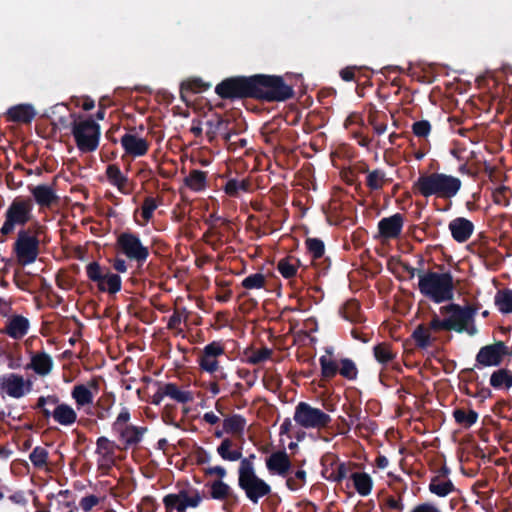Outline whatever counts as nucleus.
I'll return each mask as SVG.
<instances>
[{
    "mask_svg": "<svg viewBox=\"0 0 512 512\" xmlns=\"http://www.w3.org/2000/svg\"><path fill=\"white\" fill-rule=\"evenodd\" d=\"M319 361L323 377L332 378L337 374L339 370V364L334 359L331 350H326V353L320 357Z\"/></svg>",
    "mask_w": 512,
    "mask_h": 512,
    "instance_id": "obj_24",
    "label": "nucleus"
},
{
    "mask_svg": "<svg viewBox=\"0 0 512 512\" xmlns=\"http://www.w3.org/2000/svg\"><path fill=\"white\" fill-rule=\"evenodd\" d=\"M76 106L81 107L83 110H91L94 107V101L89 97L75 98L72 100Z\"/></svg>",
    "mask_w": 512,
    "mask_h": 512,
    "instance_id": "obj_53",
    "label": "nucleus"
},
{
    "mask_svg": "<svg viewBox=\"0 0 512 512\" xmlns=\"http://www.w3.org/2000/svg\"><path fill=\"white\" fill-rule=\"evenodd\" d=\"M386 181L385 175L380 171L370 172L367 176V183L372 189H380Z\"/></svg>",
    "mask_w": 512,
    "mask_h": 512,
    "instance_id": "obj_42",
    "label": "nucleus"
},
{
    "mask_svg": "<svg viewBox=\"0 0 512 512\" xmlns=\"http://www.w3.org/2000/svg\"><path fill=\"white\" fill-rule=\"evenodd\" d=\"M119 244L123 252L131 259L145 260L148 256V250L142 245L140 240L131 234H123L119 237Z\"/></svg>",
    "mask_w": 512,
    "mask_h": 512,
    "instance_id": "obj_14",
    "label": "nucleus"
},
{
    "mask_svg": "<svg viewBox=\"0 0 512 512\" xmlns=\"http://www.w3.org/2000/svg\"><path fill=\"white\" fill-rule=\"evenodd\" d=\"M36 115V110L31 104H18L8 109L6 116L9 121L28 123Z\"/></svg>",
    "mask_w": 512,
    "mask_h": 512,
    "instance_id": "obj_21",
    "label": "nucleus"
},
{
    "mask_svg": "<svg viewBox=\"0 0 512 512\" xmlns=\"http://www.w3.org/2000/svg\"><path fill=\"white\" fill-rule=\"evenodd\" d=\"M121 143L126 153L135 157L144 155L148 149V143L145 139L132 134L124 135Z\"/></svg>",
    "mask_w": 512,
    "mask_h": 512,
    "instance_id": "obj_20",
    "label": "nucleus"
},
{
    "mask_svg": "<svg viewBox=\"0 0 512 512\" xmlns=\"http://www.w3.org/2000/svg\"><path fill=\"white\" fill-rule=\"evenodd\" d=\"M246 426L245 420L240 416H233L225 420L224 429L226 432L241 435Z\"/></svg>",
    "mask_w": 512,
    "mask_h": 512,
    "instance_id": "obj_32",
    "label": "nucleus"
},
{
    "mask_svg": "<svg viewBox=\"0 0 512 512\" xmlns=\"http://www.w3.org/2000/svg\"><path fill=\"white\" fill-rule=\"evenodd\" d=\"M298 261L293 258L282 259L278 263V270L285 278H290L296 274Z\"/></svg>",
    "mask_w": 512,
    "mask_h": 512,
    "instance_id": "obj_35",
    "label": "nucleus"
},
{
    "mask_svg": "<svg viewBox=\"0 0 512 512\" xmlns=\"http://www.w3.org/2000/svg\"><path fill=\"white\" fill-rule=\"evenodd\" d=\"M264 283H265L264 275L260 274V273H256V274L246 277L243 280L242 285L247 289H259L264 286Z\"/></svg>",
    "mask_w": 512,
    "mask_h": 512,
    "instance_id": "obj_40",
    "label": "nucleus"
},
{
    "mask_svg": "<svg viewBox=\"0 0 512 512\" xmlns=\"http://www.w3.org/2000/svg\"><path fill=\"white\" fill-rule=\"evenodd\" d=\"M340 374L348 379H354L357 376V368L349 359H342L339 365Z\"/></svg>",
    "mask_w": 512,
    "mask_h": 512,
    "instance_id": "obj_39",
    "label": "nucleus"
},
{
    "mask_svg": "<svg viewBox=\"0 0 512 512\" xmlns=\"http://www.w3.org/2000/svg\"><path fill=\"white\" fill-rule=\"evenodd\" d=\"M374 355L378 362L386 363L393 358V353L390 347L386 344L377 345L374 348Z\"/></svg>",
    "mask_w": 512,
    "mask_h": 512,
    "instance_id": "obj_41",
    "label": "nucleus"
},
{
    "mask_svg": "<svg viewBox=\"0 0 512 512\" xmlns=\"http://www.w3.org/2000/svg\"><path fill=\"white\" fill-rule=\"evenodd\" d=\"M403 220L399 214L382 219L379 224V235L384 240L396 238L402 229Z\"/></svg>",
    "mask_w": 512,
    "mask_h": 512,
    "instance_id": "obj_16",
    "label": "nucleus"
},
{
    "mask_svg": "<svg viewBox=\"0 0 512 512\" xmlns=\"http://www.w3.org/2000/svg\"><path fill=\"white\" fill-rule=\"evenodd\" d=\"M330 420L328 414L305 402L299 403L295 408L294 421L303 428L319 430L327 426Z\"/></svg>",
    "mask_w": 512,
    "mask_h": 512,
    "instance_id": "obj_6",
    "label": "nucleus"
},
{
    "mask_svg": "<svg viewBox=\"0 0 512 512\" xmlns=\"http://www.w3.org/2000/svg\"><path fill=\"white\" fill-rule=\"evenodd\" d=\"M93 386H85V385H78L75 386L72 391V397L76 401L77 406L85 407L92 403L93 401V392L92 389Z\"/></svg>",
    "mask_w": 512,
    "mask_h": 512,
    "instance_id": "obj_25",
    "label": "nucleus"
},
{
    "mask_svg": "<svg viewBox=\"0 0 512 512\" xmlns=\"http://www.w3.org/2000/svg\"><path fill=\"white\" fill-rule=\"evenodd\" d=\"M454 418L462 426L470 427L477 421L478 414L473 410H456Z\"/></svg>",
    "mask_w": 512,
    "mask_h": 512,
    "instance_id": "obj_34",
    "label": "nucleus"
},
{
    "mask_svg": "<svg viewBox=\"0 0 512 512\" xmlns=\"http://www.w3.org/2000/svg\"><path fill=\"white\" fill-rule=\"evenodd\" d=\"M209 471H210V473L216 474L219 477H224L225 474H226L225 469L223 467H220V466L212 467V468H210Z\"/></svg>",
    "mask_w": 512,
    "mask_h": 512,
    "instance_id": "obj_62",
    "label": "nucleus"
},
{
    "mask_svg": "<svg viewBox=\"0 0 512 512\" xmlns=\"http://www.w3.org/2000/svg\"><path fill=\"white\" fill-rule=\"evenodd\" d=\"M33 204L28 199L16 198L6 211V220L1 228L2 234L11 233L15 226L23 225L31 219Z\"/></svg>",
    "mask_w": 512,
    "mask_h": 512,
    "instance_id": "obj_7",
    "label": "nucleus"
},
{
    "mask_svg": "<svg viewBox=\"0 0 512 512\" xmlns=\"http://www.w3.org/2000/svg\"><path fill=\"white\" fill-rule=\"evenodd\" d=\"M114 268L119 272H125L126 271V264L124 260H116L114 263Z\"/></svg>",
    "mask_w": 512,
    "mask_h": 512,
    "instance_id": "obj_63",
    "label": "nucleus"
},
{
    "mask_svg": "<svg viewBox=\"0 0 512 512\" xmlns=\"http://www.w3.org/2000/svg\"><path fill=\"white\" fill-rule=\"evenodd\" d=\"M76 420V413L71 408L66 407V425L74 423Z\"/></svg>",
    "mask_w": 512,
    "mask_h": 512,
    "instance_id": "obj_61",
    "label": "nucleus"
},
{
    "mask_svg": "<svg viewBox=\"0 0 512 512\" xmlns=\"http://www.w3.org/2000/svg\"><path fill=\"white\" fill-rule=\"evenodd\" d=\"M200 497L195 491H180L177 494H169L164 497L163 502L168 512H183L188 507L198 505Z\"/></svg>",
    "mask_w": 512,
    "mask_h": 512,
    "instance_id": "obj_11",
    "label": "nucleus"
},
{
    "mask_svg": "<svg viewBox=\"0 0 512 512\" xmlns=\"http://www.w3.org/2000/svg\"><path fill=\"white\" fill-rule=\"evenodd\" d=\"M306 243L309 251L313 254L315 258H318L323 254L324 245L320 240L308 239Z\"/></svg>",
    "mask_w": 512,
    "mask_h": 512,
    "instance_id": "obj_48",
    "label": "nucleus"
},
{
    "mask_svg": "<svg viewBox=\"0 0 512 512\" xmlns=\"http://www.w3.org/2000/svg\"><path fill=\"white\" fill-rule=\"evenodd\" d=\"M164 393L180 402H185L189 399V395L187 393L178 390L176 386L171 384L165 387Z\"/></svg>",
    "mask_w": 512,
    "mask_h": 512,
    "instance_id": "obj_46",
    "label": "nucleus"
},
{
    "mask_svg": "<svg viewBox=\"0 0 512 512\" xmlns=\"http://www.w3.org/2000/svg\"><path fill=\"white\" fill-rule=\"evenodd\" d=\"M420 292L430 300L441 303L453 297V278L448 273L424 272L418 276Z\"/></svg>",
    "mask_w": 512,
    "mask_h": 512,
    "instance_id": "obj_2",
    "label": "nucleus"
},
{
    "mask_svg": "<svg viewBox=\"0 0 512 512\" xmlns=\"http://www.w3.org/2000/svg\"><path fill=\"white\" fill-rule=\"evenodd\" d=\"M114 444L107 438H100L97 442V452L104 458L105 463L114 461Z\"/></svg>",
    "mask_w": 512,
    "mask_h": 512,
    "instance_id": "obj_28",
    "label": "nucleus"
},
{
    "mask_svg": "<svg viewBox=\"0 0 512 512\" xmlns=\"http://www.w3.org/2000/svg\"><path fill=\"white\" fill-rule=\"evenodd\" d=\"M460 187V179L444 173L424 174L415 182V188L424 197L451 198Z\"/></svg>",
    "mask_w": 512,
    "mask_h": 512,
    "instance_id": "obj_1",
    "label": "nucleus"
},
{
    "mask_svg": "<svg viewBox=\"0 0 512 512\" xmlns=\"http://www.w3.org/2000/svg\"><path fill=\"white\" fill-rule=\"evenodd\" d=\"M495 304L502 313L512 312V291L504 290L497 293Z\"/></svg>",
    "mask_w": 512,
    "mask_h": 512,
    "instance_id": "obj_31",
    "label": "nucleus"
},
{
    "mask_svg": "<svg viewBox=\"0 0 512 512\" xmlns=\"http://www.w3.org/2000/svg\"><path fill=\"white\" fill-rule=\"evenodd\" d=\"M253 97L270 101H283L292 96L293 90L277 76L255 75Z\"/></svg>",
    "mask_w": 512,
    "mask_h": 512,
    "instance_id": "obj_3",
    "label": "nucleus"
},
{
    "mask_svg": "<svg viewBox=\"0 0 512 512\" xmlns=\"http://www.w3.org/2000/svg\"><path fill=\"white\" fill-rule=\"evenodd\" d=\"M53 417L60 424H64V408L62 406H58L55 408L53 412Z\"/></svg>",
    "mask_w": 512,
    "mask_h": 512,
    "instance_id": "obj_60",
    "label": "nucleus"
},
{
    "mask_svg": "<svg viewBox=\"0 0 512 512\" xmlns=\"http://www.w3.org/2000/svg\"><path fill=\"white\" fill-rule=\"evenodd\" d=\"M30 190L36 203L41 207L52 208L60 200L58 192L52 185H38L32 187Z\"/></svg>",
    "mask_w": 512,
    "mask_h": 512,
    "instance_id": "obj_15",
    "label": "nucleus"
},
{
    "mask_svg": "<svg viewBox=\"0 0 512 512\" xmlns=\"http://www.w3.org/2000/svg\"><path fill=\"white\" fill-rule=\"evenodd\" d=\"M490 384L495 389H509L512 387V372L506 369L495 371L490 378Z\"/></svg>",
    "mask_w": 512,
    "mask_h": 512,
    "instance_id": "obj_26",
    "label": "nucleus"
},
{
    "mask_svg": "<svg viewBox=\"0 0 512 512\" xmlns=\"http://www.w3.org/2000/svg\"><path fill=\"white\" fill-rule=\"evenodd\" d=\"M444 310L447 314L448 330L458 332L467 331L470 334L476 332L474 328L469 327V323L472 319V311L470 309L452 305L445 307Z\"/></svg>",
    "mask_w": 512,
    "mask_h": 512,
    "instance_id": "obj_10",
    "label": "nucleus"
},
{
    "mask_svg": "<svg viewBox=\"0 0 512 512\" xmlns=\"http://www.w3.org/2000/svg\"><path fill=\"white\" fill-rule=\"evenodd\" d=\"M377 465L381 469H385L388 466V459L386 457L380 456L377 458Z\"/></svg>",
    "mask_w": 512,
    "mask_h": 512,
    "instance_id": "obj_64",
    "label": "nucleus"
},
{
    "mask_svg": "<svg viewBox=\"0 0 512 512\" xmlns=\"http://www.w3.org/2000/svg\"><path fill=\"white\" fill-rule=\"evenodd\" d=\"M97 503V498L94 496L85 497L81 500L80 506L85 511H89Z\"/></svg>",
    "mask_w": 512,
    "mask_h": 512,
    "instance_id": "obj_57",
    "label": "nucleus"
},
{
    "mask_svg": "<svg viewBox=\"0 0 512 512\" xmlns=\"http://www.w3.org/2000/svg\"><path fill=\"white\" fill-rule=\"evenodd\" d=\"M107 177L109 181L118 187L120 190H125L127 186V179L122 175L118 167L110 165L107 168Z\"/></svg>",
    "mask_w": 512,
    "mask_h": 512,
    "instance_id": "obj_33",
    "label": "nucleus"
},
{
    "mask_svg": "<svg viewBox=\"0 0 512 512\" xmlns=\"http://www.w3.org/2000/svg\"><path fill=\"white\" fill-rule=\"evenodd\" d=\"M254 81V76L226 79L216 86L215 91L222 98L253 97Z\"/></svg>",
    "mask_w": 512,
    "mask_h": 512,
    "instance_id": "obj_8",
    "label": "nucleus"
},
{
    "mask_svg": "<svg viewBox=\"0 0 512 512\" xmlns=\"http://www.w3.org/2000/svg\"><path fill=\"white\" fill-rule=\"evenodd\" d=\"M206 176L200 171H193L187 178L186 184L195 191H200L205 187Z\"/></svg>",
    "mask_w": 512,
    "mask_h": 512,
    "instance_id": "obj_37",
    "label": "nucleus"
},
{
    "mask_svg": "<svg viewBox=\"0 0 512 512\" xmlns=\"http://www.w3.org/2000/svg\"><path fill=\"white\" fill-rule=\"evenodd\" d=\"M16 252L17 257L22 264L34 262L38 255L37 239L26 233L20 234L16 243Z\"/></svg>",
    "mask_w": 512,
    "mask_h": 512,
    "instance_id": "obj_12",
    "label": "nucleus"
},
{
    "mask_svg": "<svg viewBox=\"0 0 512 512\" xmlns=\"http://www.w3.org/2000/svg\"><path fill=\"white\" fill-rule=\"evenodd\" d=\"M410 512H442V511L438 507H436L432 504L424 503V504L417 505Z\"/></svg>",
    "mask_w": 512,
    "mask_h": 512,
    "instance_id": "obj_56",
    "label": "nucleus"
},
{
    "mask_svg": "<svg viewBox=\"0 0 512 512\" xmlns=\"http://www.w3.org/2000/svg\"><path fill=\"white\" fill-rule=\"evenodd\" d=\"M184 86L186 88L192 90L193 92H201L203 90H206L209 87V85L202 83L200 80L190 81V82L184 84Z\"/></svg>",
    "mask_w": 512,
    "mask_h": 512,
    "instance_id": "obj_55",
    "label": "nucleus"
},
{
    "mask_svg": "<svg viewBox=\"0 0 512 512\" xmlns=\"http://www.w3.org/2000/svg\"><path fill=\"white\" fill-rule=\"evenodd\" d=\"M46 458L47 453L43 448H35L30 454V460L37 467L43 466L46 461Z\"/></svg>",
    "mask_w": 512,
    "mask_h": 512,
    "instance_id": "obj_47",
    "label": "nucleus"
},
{
    "mask_svg": "<svg viewBox=\"0 0 512 512\" xmlns=\"http://www.w3.org/2000/svg\"><path fill=\"white\" fill-rule=\"evenodd\" d=\"M217 451L224 460L237 461L241 458V452L232 449V442L228 439L222 441Z\"/></svg>",
    "mask_w": 512,
    "mask_h": 512,
    "instance_id": "obj_30",
    "label": "nucleus"
},
{
    "mask_svg": "<svg viewBox=\"0 0 512 512\" xmlns=\"http://www.w3.org/2000/svg\"><path fill=\"white\" fill-rule=\"evenodd\" d=\"M239 190H247L245 181L230 180L225 187V191L230 195H235Z\"/></svg>",
    "mask_w": 512,
    "mask_h": 512,
    "instance_id": "obj_50",
    "label": "nucleus"
},
{
    "mask_svg": "<svg viewBox=\"0 0 512 512\" xmlns=\"http://www.w3.org/2000/svg\"><path fill=\"white\" fill-rule=\"evenodd\" d=\"M29 326L28 319L14 315L7 320L5 332L13 339H20L27 334Z\"/></svg>",
    "mask_w": 512,
    "mask_h": 512,
    "instance_id": "obj_18",
    "label": "nucleus"
},
{
    "mask_svg": "<svg viewBox=\"0 0 512 512\" xmlns=\"http://www.w3.org/2000/svg\"><path fill=\"white\" fill-rule=\"evenodd\" d=\"M413 337L417 344L420 345L421 347L428 346L433 339L430 328L422 325L416 328V330L413 333Z\"/></svg>",
    "mask_w": 512,
    "mask_h": 512,
    "instance_id": "obj_36",
    "label": "nucleus"
},
{
    "mask_svg": "<svg viewBox=\"0 0 512 512\" xmlns=\"http://www.w3.org/2000/svg\"><path fill=\"white\" fill-rule=\"evenodd\" d=\"M269 471L277 474H284L290 467L288 456L284 452L272 454L266 461Z\"/></svg>",
    "mask_w": 512,
    "mask_h": 512,
    "instance_id": "obj_23",
    "label": "nucleus"
},
{
    "mask_svg": "<svg viewBox=\"0 0 512 512\" xmlns=\"http://www.w3.org/2000/svg\"><path fill=\"white\" fill-rule=\"evenodd\" d=\"M156 208L157 205L153 199L148 198L145 200L142 206V216L145 221H148L152 217V214Z\"/></svg>",
    "mask_w": 512,
    "mask_h": 512,
    "instance_id": "obj_52",
    "label": "nucleus"
},
{
    "mask_svg": "<svg viewBox=\"0 0 512 512\" xmlns=\"http://www.w3.org/2000/svg\"><path fill=\"white\" fill-rule=\"evenodd\" d=\"M121 280L116 274L106 273L98 284V287L110 293H115L120 289Z\"/></svg>",
    "mask_w": 512,
    "mask_h": 512,
    "instance_id": "obj_29",
    "label": "nucleus"
},
{
    "mask_svg": "<svg viewBox=\"0 0 512 512\" xmlns=\"http://www.w3.org/2000/svg\"><path fill=\"white\" fill-rule=\"evenodd\" d=\"M53 366L51 357L46 353H36L32 355L31 361L28 365L29 368L33 369L39 375L48 374Z\"/></svg>",
    "mask_w": 512,
    "mask_h": 512,
    "instance_id": "obj_22",
    "label": "nucleus"
},
{
    "mask_svg": "<svg viewBox=\"0 0 512 512\" xmlns=\"http://www.w3.org/2000/svg\"><path fill=\"white\" fill-rule=\"evenodd\" d=\"M354 67H347L343 70H341L340 75L343 80L345 81H351L354 79Z\"/></svg>",
    "mask_w": 512,
    "mask_h": 512,
    "instance_id": "obj_59",
    "label": "nucleus"
},
{
    "mask_svg": "<svg viewBox=\"0 0 512 512\" xmlns=\"http://www.w3.org/2000/svg\"><path fill=\"white\" fill-rule=\"evenodd\" d=\"M431 126L427 121H419L413 124V132L418 137H426L430 132Z\"/></svg>",
    "mask_w": 512,
    "mask_h": 512,
    "instance_id": "obj_51",
    "label": "nucleus"
},
{
    "mask_svg": "<svg viewBox=\"0 0 512 512\" xmlns=\"http://www.w3.org/2000/svg\"><path fill=\"white\" fill-rule=\"evenodd\" d=\"M507 354V347L503 342L482 347L477 354V361L483 366H496L500 364L504 355Z\"/></svg>",
    "mask_w": 512,
    "mask_h": 512,
    "instance_id": "obj_13",
    "label": "nucleus"
},
{
    "mask_svg": "<svg viewBox=\"0 0 512 512\" xmlns=\"http://www.w3.org/2000/svg\"><path fill=\"white\" fill-rule=\"evenodd\" d=\"M351 479L353 481L355 489L362 496H366L371 492L373 483L371 477L368 474L353 473L351 475Z\"/></svg>",
    "mask_w": 512,
    "mask_h": 512,
    "instance_id": "obj_27",
    "label": "nucleus"
},
{
    "mask_svg": "<svg viewBox=\"0 0 512 512\" xmlns=\"http://www.w3.org/2000/svg\"><path fill=\"white\" fill-rule=\"evenodd\" d=\"M449 229L456 241L465 242L472 235L474 226L465 218H456L450 222Z\"/></svg>",
    "mask_w": 512,
    "mask_h": 512,
    "instance_id": "obj_19",
    "label": "nucleus"
},
{
    "mask_svg": "<svg viewBox=\"0 0 512 512\" xmlns=\"http://www.w3.org/2000/svg\"><path fill=\"white\" fill-rule=\"evenodd\" d=\"M451 489L452 484L449 481L432 482L430 484L431 492L442 497L449 494Z\"/></svg>",
    "mask_w": 512,
    "mask_h": 512,
    "instance_id": "obj_43",
    "label": "nucleus"
},
{
    "mask_svg": "<svg viewBox=\"0 0 512 512\" xmlns=\"http://www.w3.org/2000/svg\"><path fill=\"white\" fill-rule=\"evenodd\" d=\"M87 273H88V276L90 277V279H92L93 281H96L98 284L100 283V281L103 279L104 275L106 274L101 270L100 266L97 263L89 264V266L87 268Z\"/></svg>",
    "mask_w": 512,
    "mask_h": 512,
    "instance_id": "obj_49",
    "label": "nucleus"
},
{
    "mask_svg": "<svg viewBox=\"0 0 512 512\" xmlns=\"http://www.w3.org/2000/svg\"><path fill=\"white\" fill-rule=\"evenodd\" d=\"M32 389V382L23 376L10 373L0 377V394L19 399L27 395Z\"/></svg>",
    "mask_w": 512,
    "mask_h": 512,
    "instance_id": "obj_9",
    "label": "nucleus"
},
{
    "mask_svg": "<svg viewBox=\"0 0 512 512\" xmlns=\"http://www.w3.org/2000/svg\"><path fill=\"white\" fill-rule=\"evenodd\" d=\"M72 133L82 152H91L98 147L100 126L92 119L77 118L74 121Z\"/></svg>",
    "mask_w": 512,
    "mask_h": 512,
    "instance_id": "obj_5",
    "label": "nucleus"
},
{
    "mask_svg": "<svg viewBox=\"0 0 512 512\" xmlns=\"http://www.w3.org/2000/svg\"><path fill=\"white\" fill-rule=\"evenodd\" d=\"M212 496L215 499H223L228 496L230 488L222 481H215L212 484Z\"/></svg>",
    "mask_w": 512,
    "mask_h": 512,
    "instance_id": "obj_45",
    "label": "nucleus"
},
{
    "mask_svg": "<svg viewBox=\"0 0 512 512\" xmlns=\"http://www.w3.org/2000/svg\"><path fill=\"white\" fill-rule=\"evenodd\" d=\"M223 354V347L219 343H211L204 348L201 356V367L208 371L214 372L218 368L217 358Z\"/></svg>",
    "mask_w": 512,
    "mask_h": 512,
    "instance_id": "obj_17",
    "label": "nucleus"
},
{
    "mask_svg": "<svg viewBox=\"0 0 512 512\" xmlns=\"http://www.w3.org/2000/svg\"><path fill=\"white\" fill-rule=\"evenodd\" d=\"M430 331L434 330V331H438V330H441V329H447L448 330V323H447V320H439V319H434L431 321L430 323Z\"/></svg>",
    "mask_w": 512,
    "mask_h": 512,
    "instance_id": "obj_58",
    "label": "nucleus"
},
{
    "mask_svg": "<svg viewBox=\"0 0 512 512\" xmlns=\"http://www.w3.org/2000/svg\"><path fill=\"white\" fill-rule=\"evenodd\" d=\"M239 486L245 491L246 496L253 502L270 492V486L260 479L250 461L244 459L239 467Z\"/></svg>",
    "mask_w": 512,
    "mask_h": 512,
    "instance_id": "obj_4",
    "label": "nucleus"
},
{
    "mask_svg": "<svg viewBox=\"0 0 512 512\" xmlns=\"http://www.w3.org/2000/svg\"><path fill=\"white\" fill-rule=\"evenodd\" d=\"M118 431L127 443H134L139 440V431L133 426H123Z\"/></svg>",
    "mask_w": 512,
    "mask_h": 512,
    "instance_id": "obj_44",
    "label": "nucleus"
},
{
    "mask_svg": "<svg viewBox=\"0 0 512 512\" xmlns=\"http://www.w3.org/2000/svg\"><path fill=\"white\" fill-rule=\"evenodd\" d=\"M130 419V414L127 410H122L115 422V429L120 430L121 427L125 426Z\"/></svg>",
    "mask_w": 512,
    "mask_h": 512,
    "instance_id": "obj_54",
    "label": "nucleus"
},
{
    "mask_svg": "<svg viewBox=\"0 0 512 512\" xmlns=\"http://www.w3.org/2000/svg\"><path fill=\"white\" fill-rule=\"evenodd\" d=\"M271 353L272 351L268 348L252 350L247 353V359L250 363L258 364L268 360L271 356Z\"/></svg>",
    "mask_w": 512,
    "mask_h": 512,
    "instance_id": "obj_38",
    "label": "nucleus"
}]
</instances>
